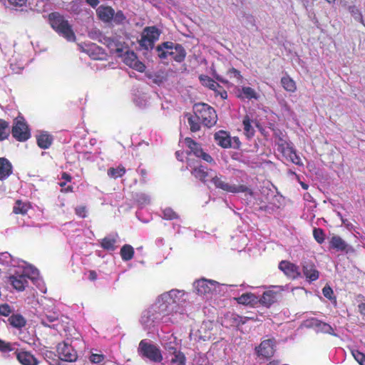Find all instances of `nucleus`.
<instances>
[{"mask_svg": "<svg viewBox=\"0 0 365 365\" xmlns=\"http://www.w3.org/2000/svg\"><path fill=\"white\" fill-rule=\"evenodd\" d=\"M27 0H8L10 6L14 8L21 7L26 5Z\"/></svg>", "mask_w": 365, "mask_h": 365, "instance_id": "13d9d810", "label": "nucleus"}, {"mask_svg": "<svg viewBox=\"0 0 365 365\" xmlns=\"http://www.w3.org/2000/svg\"><path fill=\"white\" fill-rule=\"evenodd\" d=\"M211 182L214 184L216 188L220 189L227 192L238 193L245 192L248 190V187L244 185H230L226 182V178L222 175H216L211 176Z\"/></svg>", "mask_w": 365, "mask_h": 365, "instance_id": "6e6552de", "label": "nucleus"}, {"mask_svg": "<svg viewBox=\"0 0 365 365\" xmlns=\"http://www.w3.org/2000/svg\"><path fill=\"white\" fill-rule=\"evenodd\" d=\"M8 321L12 327L19 329L24 327L26 324L25 318L19 314H12Z\"/></svg>", "mask_w": 365, "mask_h": 365, "instance_id": "7c9ffc66", "label": "nucleus"}, {"mask_svg": "<svg viewBox=\"0 0 365 365\" xmlns=\"http://www.w3.org/2000/svg\"><path fill=\"white\" fill-rule=\"evenodd\" d=\"M214 138L217 144L223 148H229L232 147V139L229 133L225 130H219L215 133Z\"/></svg>", "mask_w": 365, "mask_h": 365, "instance_id": "4be33fe9", "label": "nucleus"}, {"mask_svg": "<svg viewBox=\"0 0 365 365\" xmlns=\"http://www.w3.org/2000/svg\"><path fill=\"white\" fill-rule=\"evenodd\" d=\"M199 79L203 86L209 88L212 91H217V88H220L219 83H217L212 78L207 76L201 75L200 76Z\"/></svg>", "mask_w": 365, "mask_h": 365, "instance_id": "72a5a7b5", "label": "nucleus"}, {"mask_svg": "<svg viewBox=\"0 0 365 365\" xmlns=\"http://www.w3.org/2000/svg\"><path fill=\"white\" fill-rule=\"evenodd\" d=\"M9 134V123L4 119H0V141L7 139Z\"/></svg>", "mask_w": 365, "mask_h": 365, "instance_id": "c9c22d12", "label": "nucleus"}, {"mask_svg": "<svg viewBox=\"0 0 365 365\" xmlns=\"http://www.w3.org/2000/svg\"><path fill=\"white\" fill-rule=\"evenodd\" d=\"M301 267L303 276L309 283L315 282L319 278V272L312 260L307 259H302Z\"/></svg>", "mask_w": 365, "mask_h": 365, "instance_id": "1a4fd4ad", "label": "nucleus"}, {"mask_svg": "<svg viewBox=\"0 0 365 365\" xmlns=\"http://www.w3.org/2000/svg\"><path fill=\"white\" fill-rule=\"evenodd\" d=\"M352 355L360 365H365V354L358 350L352 351Z\"/></svg>", "mask_w": 365, "mask_h": 365, "instance_id": "8fccbe9b", "label": "nucleus"}, {"mask_svg": "<svg viewBox=\"0 0 365 365\" xmlns=\"http://www.w3.org/2000/svg\"><path fill=\"white\" fill-rule=\"evenodd\" d=\"M15 354L17 360L22 365H38V364L37 359L29 351H16Z\"/></svg>", "mask_w": 365, "mask_h": 365, "instance_id": "aec40b11", "label": "nucleus"}, {"mask_svg": "<svg viewBox=\"0 0 365 365\" xmlns=\"http://www.w3.org/2000/svg\"><path fill=\"white\" fill-rule=\"evenodd\" d=\"M232 140H233V143L232 142V147L234 148L238 149L241 145V142L240 141L239 138L234 137Z\"/></svg>", "mask_w": 365, "mask_h": 365, "instance_id": "69168bd1", "label": "nucleus"}, {"mask_svg": "<svg viewBox=\"0 0 365 365\" xmlns=\"http://www.w3.org/2000/svg\"><path fill=\"white\" fill-rule=\"evenodd\" d=\"M346 9L355 21L364 25L362 14L361 11L355 6V4H353Z\"/></svg>", "mask_w": 365, "mask_h": 365, "instance_id": "e433bc0d", "label": "nucleus"}, {"mask_svg": "<svg viewBox=\"0 0 365 365\" xmlns=\"http://www.w3.org/2000/svg\"><path fill=\"white\" fill-rule=\"evenodd\" d=\"M96 14L98 19L105 23L112 21L114 15V9L109 6L101 5L96 9Z\"/></svg>", "mask_w": 365, "mask_h": 365, "instance_id": "412c9836", "label": "nucleus"}, {"mask_svg": "<svg viewBox=\"0 0 365 365\" xmlns=\"http://www.w3.org/2000/svg\"><path fill=\"white\" fill-rule=\"evenodd\" d=\"M277 292L273 290L265 291L261 298L259 299V303L267 308L270 307L277 301Z\"/></svg>", "mask_w": 365, "mask_h": 365, "instance_id": "393cba45", "label": "nucleus"}, {"mask_svg": "<svg viewBox=\"0 0 365 365\" xmlns=\"http://www.w3.org/2000/svg\"><path fill=\"white\" fill-rule=\"evenodd\" d=\"M138 351L140 356L155 363H160L163 359L160 349L145 339L140 341Z\"/></svg>", "mask_w": 365, "mask_h": 365, "instance_id": "423d86ee", "label": "nucleus"}, {"mask_svg": "<svg viewBox=\"0 0 365 365\" xmlns=\"http://www.w3.org/2000/svg\"><path fill=\"white\" fill-rule=\"evenodd\" d=\"M322 294H323V295H324L326 298H327V299H330V300H331V299H334V300H336V297H335V296L334 295L333 289H331V287L330 286H329V285H326V286H324V287H323V289H322Z\"/></svg>", "mask_w": 365, "mask_h": 365, "instance_id": "603ef678", "label": "nucleus"}, {"mask_svg": "<svg viewBox=\"0 0 365 365\" xmlns=\"http://www.w3.org/2000/svg\"><path fill=\"white\" fill-rule=\"evenodd\" d=\"M281 84L287 92L294 93L297 91L296 83L289 75H286L281 78Z\"/></svg>", "mask_w": 365, "mask_h": 365, "instance_id": "c85d7f7f", "label": "nucleus"}, {"mask_svg": "<svg viewBox=\"0 0 365 365\" xmlns=\"http://www.w3.org/2000/svg\"><path fill=\"white\" fill-rule=\"evenodd\" d=\"M240 98H245L249 100L250 99H257L258 96L255 91L251 87L244 86L242 88V93L238 95Z\"/></svg>", "mask_w": 365, "mask_h": 365, "instance_id": "4c0bfd02", "label": "nucleus"}, {"mask_svg": "<svg viewBox=\"0 0 365 365\" xmlns=\"http://www.w3.org/2000/svg\"><path fill=\"white\" fill-rule=\"evenodd\" d=\"M11 132L14 138L19 142H25L31 138L30 129L22 116L14 119Z\"/></svg>", "mask_w": 365, "mask_h": 365, "instance_id": "0eeeda50", "label": "nucleus"}, {"mask_svg": "<svg viewBox=\"0 0 365 365\" xmlns=\"http://www.w3.org/2000/svg\"><path fill=\"white\" fill-rule=\"evenodd\" d=\"M11 312L10 306L8 304L0 305V314L4 317H8Z\"/></svg>", "mask_w": 365, "mask_h": 365, "instance_id": "4d7b16f0", "label": "nucleus"}, {"mask_svg": "<svg viewBox=\"0 0 365 365\" xmlns=\"http://www.w3.org/2000/svg\"><path fill=\"white\" fill-rule=\"evenodd\" d=\"M292 148V143H287L284 144L283 145L277 147V151L280 153L283 156H284L285 154H288V152H290Z\"/></svg>", "mask_w": 365, "mask_h": 365, "instance_id": "5fc2aeb1", "label": "nucleus"}, {"mask_svg": "<svg viewBox=\"0 0 365 365\" xmlns=\"http://www.w3.org/2000/svg\"><path fill=\"white\" fill-rule=\"evenodd\" d=\"M123 61L129 67L143 73L145 70V65L138 59V56L133 51L126 50L123 51Z\"/></svg>", "mask_w": 365, "mask_h": 365, "instance_id": "ddd939ff", "label": "nucleus"}, {"mask_svg": "<svg viewBox=\"0 0 365 365\" xmlns=\"http://www.w3.org/2000/svg\"><path fill=\"white\" fill-rule=\"evenodd\" d=\"M155 50L160 59H166L168 56H170L175 61L178 63L182 62L187 54L181 44L172 41H165L158 45Z\"/></svg>", "mask_w": 365, "mask_h": 365, "instance_id": "f03ea898", "label": "nucleus"}, {"mask_svg": "<svg viewBox=\"0 0 365 365\" xmlns=\"http://www.w3.org/2000/svg\"><path fill=\"white\" fill-rule=\"evenodd\" d=\"M185 143L186 146L190 150V153L196 157L200 158L210 163L214 162L213 158L209 154L203 151L201 145L192 140L191 138H185Z\"/></svg>", "mask_w": 365, "mask_h": 365, "instance_id": "4468645a", "label": "nucleus"}, {"mask_svg": "<svg viewBox=\"0 0 365 365\" xmlns=\"http://www.w3.org/2000/svg\"><path fill=\"white\" fill-rule=\"evenodd\" d=\"M163 216L166 220H174L178 218V214L171 208H165L163 210Z\"/></svg>", "mask_w": 365, "mask_h": 365, "instance_id": "3c124183", "label": "nucleus"}, {"mask_svg": "<svg viewBox=\"0 0 365 365\" xmlns=\"http://www.w3.org/2000/svg\"><path fill=\"white\" fill-rule=\"evenodd\" d=\"M313 236L314 240L319 244H322L325 240V235L324 230L321 228H314L313 230Z\"/></svg>", "mask_w": 365, "mask_h": 365, "instance_id": "a18cd8bd", "label": "nucleus"}, {"mask_svg": "<svg viewBox=\"0 0 365 365\" xmlns=\"http://www.w3.org/2000/svg\"><path fill=\"white\" fill-rule=\"evenodd\" d=\"M103 43L109 48L111 53L116 54L118 57L123 56V43L110 37H104Z\"/></svg>", "mask_w": 365, "mask_h": 365, "instance_id": "a211bd4d", "label": "nucleus"}, {"mask_svg": "<svg viewBox=\"0 0 365 365\" xmlns=\"http://www.w3.org/2000/svg\"><path fill=\"white\" fill-rule=\"evenodd\" d=\"M340 4L345 8H348L350 6L355 4L356 0H339Z\"/></svg>", "mask_w": 365, "mask_h": 365, "instance_id": "e2e57ef3", "label": "nucleus"}, {"mask_svg": "<svg viewBox=\"0 0 365 365\" xmlns=\"http://www.w3.org/2000/svg\"><path fill=\"white\" fill-rule=\"evenodd\" d=\"M217 284V282L215 280L206 279L202 278L196 280L194 282L193 286L197 294L206 295L215 291Z\"/></svg>", "mask_w": 365, "mask_h": 365, "instance_id": "f8f14e48", "label": "nucleus"}, {"mask_svg": "<svg viewBox=\"0 0 365 365\" xmlns=\"http://www.w3.org/2000/svg\"><path fill=\"white\" fill-rule=\"evenodd\" d=\"M238 304L249 305L257 302V297L252 293H245L236 298Z\"/></svg>", "mask_w": 365, "mask_h": 365, "instance_id": "2f4dec72", "label": "nucleus"}, {"mask_svg": "<svg viewBox=\"0 0 365 365\" xmlns=\"http://www.w3.org/2000/svg\"><path fill=\"white\" fill-rule=\"evenodd\" d=\"M276 138H277L276 145H277V147L283 145L284 144L288 143L285 139L283 138L282 136L276 135Z\"/></svg>", "mask_w": 365, "mask_h": 365, "instance_id": "0e129e2a", "label": "nucleus"}, {"mask_svg": "<svg viewBox=\"0 0 365 365\" xmlns=\"http://www.w3.org/2000/svg\"><path fill=\"white\" fill-rule=\"evenodd\" d=\"M12 350L10 343L6 342L0 339V351L2 352L10 351Z\"/></svg>", "mask_w": 365, "mask_h": 365, "instance_id": "bf43d9fd", "label": "nucleus"}, {"mask_svg": "<svg viewBox=\"0 0 365 365\" xmlns=\"http://www.w3.org/2000/svg\"><path fill=\"white\" fill-rule=\"evenodd\" d=\"M30 209V205L27 202H23L21 200H17L13 207V212L16 215H26Z\"/></svg>", "mask_w": 365, "mask_h": 365, "instance_id": "c756f323", "label": "nucleus"}, {"mask_svg": "<svg viewBox=\"0 0 365 365\" xmlns=\"http://www.w3.org/2000/svg\"><path fill=\"white\" fill-rule=\"evenodd\" d=\"M56 351L59 359L63 361L73 362L78 359L76 351L71 344L65 341L58 343L56 347Z\"/></svg>", "mask_w": 365, "mask_h": 365, "instance_id": "9d476101", "label": "nucleus"}, {"mask_svg": "<svg viewBox=\"0 0 365 365\" xmlns=\"http://www.w3.org/2000/svg\"><path fill=\"white\" fill-rule=\"evenodd\" d=\"M314 325L317 327L323 333L335 335L334 329L327 323L315 320Z\"/></svg>", "mask_w": 365, "mask_h": 365, "instance_id": "a19ab883", "label": "nucleus"}, {"mask_svg": "<svg viewBox=\"0 0 365 365\" xmlns=\"http://www.w3.org/2000/svg\"><path fill=\"white\" fill-rule=\"evenodd\" d=\"M212 170H209L207 167L200 165L197 168H195L192 171V175L196 178L205 183L208 179L211 180V176H214L212 175Z\"/></svg>", "mask_w": 365, "mask_h": 365, "instance_id": "6ab92c4d", "label": "nucleus"}, {"mask_svg": "<svg viewBox=\"0 0 365 365\" xmlns=\"http://www.w3.org/2000/svg\"><path fill=\"white\" fill-rule=\"evenodd\" d=\"M160 34L161 31L155 26L145 27L138 41L140 46L147 51L153 49Z\"/></svg>", "mask_w": 365, "mask_h": 365, "instance_id": "39448f33", "label": "nucleus"}, {"mask_svg": "<svg viewBox=\"0 0 365 365\" xmlns=\"http://www.w3.org/2000/svg\"><path fill=\"white\" fill-rule=\"evenodd\" d=\"M232 319L233 320V322L237 327H239L242 324H244L247 319H252L254 320L253 317H243L236 314H232Z\"/></svg>", "mask_w": 365, "mask_h": 365, "instance_id": "49530a36", "label": "nucleus"}, {"mask_svg": "<svg viewBox=\"0 0 365 365\" xmlns=\"http://www.w3.org/2000/svg\"><path fill=\"white\" fill-rule=\"evenodd\" d=\"M104 356L103 354H92L90 356V361L93 363L98 364L103 361Z\"/></svg>", "mask_w": 365, "mask_h": 365, "instance_id": "052dcab7", "label": "nucleus"}, {"mask_svg": "<svg viewBox=\"0 0 365 365\" xmlns=\"http://www.w3.org/2000/svg\"><path fill=\"white\" fill-rule=\"evenodd\" d=\"M227 75L229 76L230 78H235L237 82H240L242 79V76L237 69L231 68L227 71Z\"/></svg>", "mask_w": 365, "mask_h": 365, "instance_id": "09e8293b", "label": "nucleus"}, {"mask_svg": "<svg viewBox=\"0 0 365 365\" xmlns=\"http://www.w3.org/2000/svg\"><path fill=\"white\" fill-rule=\"evenodd\" d=\"M169 314L168 305L164 304H155L144 312L141 317V322L146 325L151 324V323L158 322L163 317Z\"/></svg>", "mask_w": 365, "mask_h": 365, "instance_id": "20e7f679", "label": "nucleus"}, {"mask_svg": "<svg viewBox=\"0 0 365 365\" xmlns=\"http://www.w3.org/2000/svg\"><path fill=\"white\" fill-rule=\"evenodd\" d=\"M134 249L130 245H124L120 252V257L123 261H129L133 258Z\"/></svg>", "mask_w": 365, "mask_h": 365, "instance_id": "473e14b6", "label": "nucleus"}, {"mask_svg": "<svg viewBox=\"0 0 365 365\" xmlns=\"http://www.w3.org/2000/svg\"><path fill=\"white\" fill-rule=\"evenodd\" d=\"M59 314L57 312H48L45 314L44 317L42 319V324L46 327H50L48 324V322H54L58 319Z\"/></svg>", "mask_w": 365, "mask_h": 365, "instance_id": "c03bdc74", "label": "nucleus"}, {"mask_svg": "<svg viewBox=\"0 0 365 365\" xmlns=\"http://www.w3.org/2000/svg\"><path fill=\"white\" fill-rule=\"evenodd\" d=\"M174 356L171 359L172 364H177V365H185L186 358L185 354L180 351H176V353L171 354Z\"/></svg>", "mask_w": 365, "mask_h": 365, "instance_id": "37998d69", "label": "nucleus"}, {"mask_svg": "<svg viewBox=\"0 0 365 365\" xmlns=\"http://www.w3.org/2000/svg\"><path fill=\"white\" fill-rule=\"evenodd\" d=\"M188 117H187V121H188V124L190 125V129L192 132L195 133V132H197V131H199L200 130V120H197V118H196L195 117V115L194 114V115H192L190 114L189 115H187Z\"/></svg>", "mask_w": 365, "mask_h": 365, "instance_id": "ea45409f", "label": "nucleus"}, {"mask_svg": "<svg viewBox=\"0 0 365 365\" xmlns=\"http://www.w3.org/2000/svg\"><path fill=\"white\" fill-rule=\"evenodd\" d=\"M136 200L139 204L141 205H146L150 202L149 197L144 193L138 194L136 195Z\"/></svg>", "mask_w": 365, "mask_h": 365, "instance_id": "6e6d98bb", "label": "nucleus"}, {"mask_svg": "<svg viewBox=\"0 0 365 365\" xmlns=\"http://www.w3.org/2000/svg\"><path fill=\"white\" fill-rule=\"evenodd\" d=\"M173 292V290H171L169 292H165V293L161 294V296L158 299V303H160V301H165V302H167L168 300H171L172 299L171 293Z\"/></svg>", "mask_w": 365, "mask_h": 365, "instance_id": "680f3d73", "label": "nucleus"}, {"mask_svg": "<svg viewBox=\"0 0 365 365\" xmlns=\"http://www.w3.org/2000/svg\"><path fill=\"white\" fill-rule=\"evenodd\" d=\"M214 76H215V78L217 81H220L221 83H224V84H227V83H229V81H228V80H227V79H226V78H223L222 76H220V75H217V74L215 73V74H214Z\"/></svg>", "mask_w": 365, "mask_h": 365, "instance_id": "774afa93", "label": "nucleus"}, {"mask_svg": "<svg viewBox=\"0 0 365 365\" xmlns=\"http://www.w3.org/2000/svg\"><path fill=\"white\" fill-rule=\"evenodd\" d=\"M253 121L250 118L248 114L245 115L242 120V125L244 128V134L247 139H251L254 137L255 130L254 127L252 125Z\"/></svg>", "mask_w": 365, "mask_h": 365, "instance_id": "a878e982", "label": "nucleus"}, {"mask_svg": "<svg viewBox=\"0 0 365 365\" xmlns=\"http://www.w3.org/2000/svg\"><path fill=\"white\" fill-rule=\"evenodd\" d=\"M170 341L163 344L164 349L170 354L176 353L178 344L175 337H170Z\"/></svg>", "mask_w": 365, "mask_h": 365, "instance_id": "79ce46f5", "label": "nucleus"}, {"mask_svg": "<svg viewBox=\"0 0 365 365\" xmlns=\"http://www.w3.org/2000/svg\"><path fill=\"white\" fill-rule=\"evenodd\" d=\"M118 235L115 236H108L103 238L100 245L101 247L106 250L108 251H114L116 249V242H117Z\"/></svg>", "mask_w": 365, "mask_h": 365, "instance_id": "bb28decb", "label": "nucleus"}, {"mask_svg": "<svg viewBox=\"0 0 365 365\" xmlns=\"http://www.w3.org/2000/svg\"><path fill=\"white\" fill-rule=\"evenodd\" d=\"M61 179L65 180L66 182H71L72 180V177L70 174L63 172L61 173Z\"/></svg>", "mask_w": 365, "mask_h": 365, "instance_id": "338daca9", "label": "nucleus"}, {"mask_svg": "<svg viewBox=\"0 0 365 365\" xmlns=\"http://www.w3.org/2000/svg\"><path fill=\"white\" fill-rule=\"evenodd\" d=\"M279 269L284 275L292 280L301 278L302 277L299 267L288 260H282L279 262Z\"/></svg>", "mask_w": 365, "mask_h": 365, "instance_id": "9b49d317", "label": "nucleus"}, {"mask_svg": "<svg viewBox=\"0 0 365 365\" xmlns=\"http://www.w3.org/2000/svg\"><path fill=\"white\" fill-rule=\"evenodd\" d=\"M126 17L124 15L123 12L121 10L118 11L117 12L114 11V15L112 21L115 24H122L125 21Z\"/></svg>", "mask_w": 365, "mask_h": 365, "instance_id": "de8ad7c7", "label": "nucleus"}, {"mask_svg": "<svg viewBox=\"0 0 365 365\" xmlns=\"http://www.w3.org/2000/svg\"><path fill=\"white\" fill-rule=\"evenodd\" d=\"M48 22L60 36L69 42L76 41V36L73 26L64 15L58 11L51 12L48 15Z\"/></svg>", "mask_w": 365, "mask_h": 365, "instance_id": "f257e3e1", "label": "nucleus"}, {"mask_svg": "<svg viewBox=\"0 0 365 365\" xmlns=\"http://www.w3.org/2000/svg\"><path fill=\"white\" fill-rule=\"evenodd\" d=\"M329 249L334 250L337 252H342L345 253H349L354 252V248L348 245L345 240H344L339 235H333L329 240Z\"/></svg>", "mask_w": 365, "mask_h": 365, "instance_id": "dca6fc26", "label": "nucleus"}, {"mask_svg": "<svg viewBox=\"0 0 365 365\" xmlns=\"http://www.w3.org/2000/svg\"><path fill=\"white\" fill-rule=\"evenodd\" d=\"M75 213L77 216L81 218L87 217V209L85 205H80L75 208Z\"/></svg>", "mask_w": 365, "mask_h": 365, "instance_id": "864d4df0", "label": "nucleus"}, {"mask_svg": "<svg viewBox=\"0 0 365 365\" xmlns=\"http://www.w3.org/2000/svg\"><path fill=\"white\" fill-rule=\"evenodd\" d=\"M36 142L39 148L47 149L53 143V137L47 133H42L36 136Z\"/></svg>", "mask_w": 365, "mask_h": 365, "instance_id": "cd10ccee", "label": "nucleus"}, {"mask_svg": "<svg viewBox=\"0 0 365 365\" xmlns=\"http://www.w3.org/2000/svg\"><path fill=\"white\" fill-rule=\"evenodd\" d=\"M83 51L94 60L102 59L104 55L103 49L96 43L86 45V48H83Z\"/></svg>", "mask_w": 365, "mask_h": 365, "instance_id": "b1692460", "label": "nucleus"}, {"mask_svg": "<svg viewBox=\"0 0 365 365\" xmlns=\"http://www.w3.org/2000/svg\"><path fill=\"white\" fill-rule=\"evenodd\" d=\"M287 160L292 162V163L297 165H303V163L301 160L299 156L297 154L295 149L292 147L290 150V152H288V154H285L284 156Z\"/></svg>", "mask_w": 365, "mask_h": 365, "instance_id": "58836bf2", "label": "nucleus"}, {"mask_svg": "<svg viewBox=\"0 0 365 365\" xmlns=\"http://www.w3.org/2000/svg\"><path fill=\"white\" fill-rule=\"evenodd\" d=\"M193 112L196 118L207 128L214 126L217 120L215 110L207 103H198L193 106Z\"/></svg>", "mask_w": 365, "mask_h": 365, "instance_id": "7ed1b4c3", "label": "nucleus"}, {"mask_svg": "<svg viewBox=\"0 0 365 365\" xmlns=\"http://www.w3.org/2000/svg\"><path fill=\"white\" fill-rule=\"evenodd\" d=\"M13 173L11 163L6 158H0V180L7 179Z\"/></svg>", "mask_w": 365, "mask_h": 365, "instance_id": "5701e85b", "label": "nucleus"}, {"mask_svg": "<svg viewBox=\"0 0 365 365\" xmlns=\"http://www.w3.org/2000/svg\"><path fill=\"white\" fill-rule=\"evenodd\" d=\"M126 170L122 165H118L117 168H110L108 169L107 175L110 178L116 179L125 175Z\"/></svg>", "mask_w": 365, "mask_h": 365, "instance_id": "f704fd0d", "label": "nucleus"}, {"mask_svg": "<svg viewBox=\"0 0 365 365\" xmlns=\"http://www.w3.org/2000/svg\"><path fill=\"white\" fill-rule=\"evenodd\" d=\"M257 355L264 358H270L274 355V341L272 339L264 340L256 348Z\"/></svg>", "mask_w": 365, "mask_h": 365, "instance_id": "f3484780", "label": "nucleus"}, {"mask_svg": "<svg viewBox=\"0 0 365 365\" xmlns=\"http://www.w3.org/2000/svg\"><path fill=\"white\" fill-rule=\"evenodd\" d=\"M29 279L30 277L24 272L22 274L15 273L9 276V282L16 291L22 292L29 285Z\"/></svg>", "mask_w": 365, "mask_h": 365, "instance_id": "2eb2a0df", "label": "nucleus"}]
</instances>
